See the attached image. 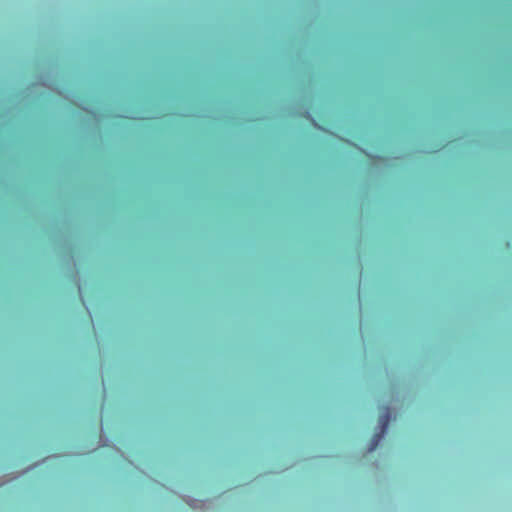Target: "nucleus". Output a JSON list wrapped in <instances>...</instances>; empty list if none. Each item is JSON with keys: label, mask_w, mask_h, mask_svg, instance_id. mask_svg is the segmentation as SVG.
<instances>
[{"label": "nucleus", "mask_w": 512, "mask_h": 512, "mask_svg": "<svg viewBox=\"0 0 512 512\" xmlns=\"http://www.w3.org/2000/svg\"><path fill=\"white\" fill-rule=\"evenodd\" d=\"M391 419V412L389 407H385L384 411L381 412L379 415V426H380V432L376 433L373 438L371 439L369 451H373L378 446L379 442L383 438L384 433L386 432L388 425L390 423Z\"/></svg>", "instance_id": "1"}]
</instances>
